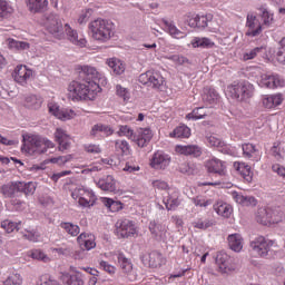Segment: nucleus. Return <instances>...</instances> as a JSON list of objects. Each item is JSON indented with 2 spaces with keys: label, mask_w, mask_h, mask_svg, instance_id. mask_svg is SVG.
<instances>
[{
  "label": "nucleus",
  "mask_w": 285,
  "mask_h": 285,
  "mask_svg": "<svg viewBox=\"0 0 285 285\" xmlns=\"http://www.w3.org/2000/svg\"><path fill=\"white\" fill-rule=\"evenodd\" d=\"M104 81L101 73L91 66L80 67L78 80H73L68 86V99L81 101L83 99H95V95L101 90L100 81Z\"/></svg>",
  "instance_id": "nucleus-1"
},
{
  "label": "nucleus",
  "mask_w": 285,
  "mask_h": 285,
  "mask_svg": "<svg viewBox=\"0 0 285 285\" xmlns=\"http://www.w3.org/2000/svg\"><path fill=\"white\" fill-rule=\"evenodd\" d=\"M35 190H37V184L32 181H11L0 187L1 195L9 199H13L17 193H23V195H35Z\"/></svg>",
  "instance_id": "nucleus-2"
},
{
  "label": "nucleus",
  "mask_w": 285,
  "mask_h": 285,
  "mask_svg": "<svg viewBox=\"0 0 285 285\" xmlns=\"http://www.w3.org/2000/svg\"><path fill=\"white\" fill-rule=\"evenodd\" d=\"M22 144V153L24 150V153H37L38 155H43V153H47L48 148H55L52 141L41 138L40 136H23Z\"/></svg>",
  "instance_id": "nucleus-3"
},
{
  "label": "nucleus",
  "mask_w": 285,
  "mask_h": 285,
  "mask_svg": "<svg viewBox=\"0 0 285 285\" xmlns=\"http://www.w3.org/2000/svg\"><path fill=\"white\" fill-rule=\"evenodd\" d=\"M89 30L96 41H108L112 37V22L97 19L90 22Z\"/></svg>",
  "instance_id": "nucleus-4"
},
{
  "label": "nucleus",
  "mask_w": 285,
  "mask_h": 285,
  "mask_svg": "<svg viewBox=\"0 0 285 285\" xmlns=\"http://www.w3.org/2000/svg\"><path fill=\"white\" fill-rule=\"evenodd\" d=\"M227 92L232 99L244 101L245 99H250V97H253L255 87L248 81H243L228 86Z\"/></svg>",
  "instance_id": "nucleus-5"
},
{
  "label": "nucleus",
  "mask_w": 285,
  "mask_h": 285,
  "mask_svg": "<svg viewBox=\"0 0 285 285\" xmlns=\"http://www.w3.org/2000/svg\"><path fill=\"white\" fill-rule=\"evenodd\" d=\"M72 199H78L79 206L82 208H91V206H95L97 202V196L95 195V191L87 190L81 187L76 188L71 193Z\"/></svg>",
  "instance_id": "nucleus-6"
},
{
  "label": "nucleus",
  "mask_w": 285,
  "mask_h": 285,
  "mask_svg": "<svg viewBox=\"0 0 285 285\" xmlns=\"http://www.w3.org/2000/svg\"><path fill=\"white\" fill-rule=\"evenodd\" d=\"M139 81L144 86H148V88H154V90H164L166 80H164L163 76L157 72L147 71L139 76Z\"/></svg>",
  "instance_id": "nucleus-7"
},
{
  "label": "nucleus",
  "mask_w": 285,
  "mask_h": 285,
  "mask_svg": "<svg viewBox=\"0 0 285 285\" xmlns=\"http://www.w3.org/2000/svg\"><path fill=\"white\" fill-rule=\"evenodd\" d=\"M116 235L119 237V239H128V237H135V235H137V227L132 220L120 219L116 223Z\"/></svg>",
  "instance_id": "nucleus-8"
},
{
  "label": "nucleus",
  "mask_w": 285,
  "mask_h": 285,
  "mask_svg": "<svg viewBox=\"0 0 285 285\" xmlns=\"http://www.w3.org/2000/svg\"><path fill=\"white\" fill-rule=\"evenodd\" d=\"M45 26L48 32L52 35V37H55L56 39H63V23L61 22L59 16L50 13L47 17Z\"/></svg>",
  "instance_id": "nucleus-9"
},
{
  "label": "nucleus",
  "mask_w": 285,
  "mask_h": 285,
  "mask_svg": "<svg viewBox=\"0 0 285 285\" xmlns=\"http://www.w3.org/2000/svg\"><path fill=\"white\" fill-rule=\"evenodd\" d=\"M249 246L256 255L264 258L268 257L271 247L273 246V240H268L264 236H258L249 243Z\"/></svg>",
  "instance_id": "nucleus-10"
},
{
  "label": "nucleus",
  "mask_w": 285,
  "mask_h": 285,
  "mask_svg": "<svg viewBox=\"0 0 285 285\" xmlns=\"http://www.w3.org/2000/svg\"><path fill=\"white\" fill-rule=\"evenodd\" d=\"M210 21H213V14L210 13L205 16L188 13L186 16V23L189 26V28H198V30L208 28V23H210Z\"/></svg>",
  "instance_id": "nucleus-11"
},
{
  "label": "nucleus",
  "mask_w": 285,
  "mask_h": 285,
  "mask_svg": "<svg viewBox=\"0 0 285 285\" xmlns=\"http://www.w3.org/2000/svg\"><path fill=\"white\" fill-rule=\"evenodd\" d=\"M205 168L209 175H217L220 179L226 177V161L213 157L205 161Z\"/></svg>",
  "instance_id": "nucleus-12"
},
{
  "label": "nucleus",
  "mask_w": 285,
  "mask_h": 285,
  "mask_svg": "<svg viewBox=\"0 0 285 285\" xmlns=\"http://www.w3.org/2000/svg\"><path fill=\"white\" fill-rule=\"evenodd\" d=\"M246 28V37H259L262 35V23L253 13L247 14Z\"/></svg>",
  "instance_id": "nucleus-13"
},
{
  "label": "nucleus",
  "mask_w": 285,
  "mask_h": 285,
  "mask_svg": "<svg viewBox=\"0 0 285 285\" xmlns=\"http://www.w3.org/2000/svg\"><path fill=\"white\" fill-rule=\"evenodd\" d=\"M151 139L153 130H150V128H139L137 134H134L132 141H135L139 148H146Z\"/></svg>",
  "instance_id": "nucleus-14"
},
{
  "label": "nucleus",
  "mask_w": 285,
  "mask_h": 285,
  "mask_svg": "<svg viewBox=\"0 0 285 285\" xmlns=\"http://www.w3.org/2000/svg\"><path fill=\"white\" fill-rule=\"evenodd\" d=\"M150 166L155 170H166L170 166V157L164 151H156L151 158Z\"/></svg>",
  "instance_id": "nucleus-15"
},
{
  "label": "nucleus",
  "mask_w": 285,
  "mask_h": 285,
  "mask_svg": "<svg viewBox=\"0 0 285 285\" xmlns=\"http://www.w3.org/2000/svg\"><path fill=\"white\" fill-rule=\"evenodd\" d=\"M261 86L265 88H282L285 86V81L279 75L265 73L262 76Z\"/></svg>",
  "instance_id": "nucleus-16"
},
{
  "label": "nucleus",
  "mask_w": 285,
  "mask_h": 285,
  "mask_svg": "<svg viewBox=\"0 0 285 285\" xmlns=\"http://www.w3.org/2000/svg\"><path fill=\"white\" fill-rule=\"evenodd\" d=\"M140 259L144 266L148 268H159L161 266V253L156 250L141 255Z\"/></svg>",
  "instance_id": "nucleus-17"
},
{
  "label": "nucleus",
  "mask_w": 285,
  "mask_h": 285,
  "mask_svg": "<svg viewBox=\"0 0 285 285\" xmlns=\"http://www.w3.org/2000/svg\"><path fill=\"white\" fill-rule=\"evenodd\" d=\"M232 197L236 202V204H239L240 206H246L250 208H255V206H257V198H255L254 196H248L238 191H233Z\"/></svg>",
  "instance_id": "nucleus-18"
},
{
  "label": "nucleus",
  "mask_w": 285,
  "mask_h": 285,
  "mask_svg": "<svg viewBox=\"0 0 285 285\" xmlns=\"http://www.w3.org/2000/svg\"><path fill=\"white\" fill-rule=\"evenodd\" d=\"M176 153L185 155L186 157H202V147L197 145H177Z\"/></svg>",
  "instance_id": "nucleus-19"
},
{
  "label": "nucleus",
  "mask_w": 285,
  "mask_h": 285,
  "mask_svg": "<svg viewBox=\"0 0 285 285\" xmlns=\"http://www.w3.org/2000/svg\"><path fill=\"white\" fill-rule=\"evenodd\" d=\"M215 262L219 273H223V274L230 273L232 271L230 256H228V254H226L225 252H219L216 255Z\"/></svg>",
  "instance_id": "nucleus-20"
},
{
  "label": "nucleus",
  "mask_w": 285,
  "mask_h": 285,
  "mask_svg": "<svg viewBox=\"0 0 285 285\" xmlns=\"http://www.w3.org/2000/svg\"><path fill=\"white\" fill-rule=\"evenodd\" d=\"M30 77H32V70L28 69V67L21 65L14 69L13 79L17 83H21V86H23Z\"/></svg>",
  "instance_id": "nucleus-21"
},
{
  "label": "nucleus",
  "mask_w": 285,
  "mask_h": 285,
  "mask_svg": "<svg viewBox=\"0 0 285 285\" xmlns=\"http://www.w3.org/2000/svg\"><path fill=\"white\" fill-rule=\"evenodd\" d=\"M282 101H284V96L282 94L275 95H266L263 96L262 104L264 108H277V106H282Z\"/></svg>",
  "instance_id": "nucleus-22"
},
{
  "label": "nucleus",
  "mask_w": 285,
  "mask_h": 285,
  "mask_svg": "<svg viewBox=\"0 0 285 285\" xmlns=\"http://www.w3.org/2000/svg\"><path fill=\"white\" fill-rule=\"evenodd\" d=\"M77 242L80 248L83 250H92V248L97 246V243H95V236L92 234L81 233L78 236Z\"/></svg>",
  "instance_id": "nucleus-23"
},
{
  "label": "nucleus",
  "mask_w": 285,
  "mask_h": 285,
  "mask_svg": "<svg viewBox=\"0 0 285 285\" xmlns=\"http://www.w3.org/2000/svg\"><path fill=\"white\" fill-rule=\"evenodd\" d=\"M149 233L161 242L166 237V226L163 224L157 223L156 220L149 223Z\"/></svg>",
  "instance_id": "nucleus-24"
},
{
  "label": "nucleus",
  "mask_w": 285,
  "mask_h": 285,
  "mask_svg": "<svg viewBox=\"0 0 285 285\" xmlns=\"http://www.w3.org/2000/svg\"><path fill=\"white\" fill-rule=\"evenodd\" d=\"M55 139L59 144V150H68L70 148V136L63 129H57Z\"/></svg>",
  "instance_id": "nucleus-25"
},
{
  "label": "nucleus",
  "mask_w": 285,
  "mask_h": 285,
  "mask_svg": "<svg viewBox=\"0 0 285 285\" xmlns=\"http://www.w3.org/2000/svg\"><path fill=\"white\" fill-rule=\"evenodd\" d=\"M97 186L100 188V190H105L106 193H116L117 190L115 178L112 176L100 178L97 181Z\"/></svg>",
  "instance_id": "nucleus-26"
},
{
  "label": "nucleus",
  "mask_w": 285,
  "mask_h": 285,
  "mask_svg": "<svg viewBox=\"0 0 285 285\" xmlns=\"http://www.w3.org/2000/svg\"><path fill=\"white\" fill-rule=\"evenodd\" d=\"M29 12L37 14L48 8V0H26Z\"/></svg>",
  "instance_id": "nucleus-27"
},
{
  "label": "nucleus",
  "mask_w": 285,
  "mask_h": 285,
  "mask_svg": "<svg viewBox=\"0 0 285 285\" xmlns=\"http://www.w3.org/2000/svg\"><path fill=\"white\" fill-rule=\"evenodd\" d=\"M65 32L69 37V41L71 43H75V46H80V48H83L86 46V39L81 38L79 40V36L77 35V31L73 30L70 24L66 23L65 24Z\"/></svg>",
  "instance_id": "nucleus-28"
},
{
  "label": "nucleus",
  "mask_w": 285,
  "mask_h": 285,
  "mask_svg": "<svg viewBox=\"0 0 285 285\" xmlns=\"http://www.w3.org/2000/svg\"><path fill=\"white\" fill-rule=\"evenodd\" d=\"M228 245L234 253H239L244 248V239L239 234H232L228 236Z\"/></svg>",
  "instance_id": "nucleus-29"
},
{
  "label": "nucleus",
  "mask_w": 285,
  "mask_h": 285,
  "mask_svg": "<svg viewBox=\"0 0 285 285\" xmlns=\"http://www.w3.org/2000/svg\"><path fill=\"white\" fill-rule=\"evenodd\" d=\"M61 279L66 285H83V276L79 272L73 275H70L68 273L62 274Z\"/></svg>",
  "instance_id": "nucleus-30"
},
{
  "label": "nucleus",
  "mask_w": 285,
  "mask_h": 285,
  "mask_svg": "<svg viewBox=\"0 0 285 285\" xmlns=\"http://www.w3.org/2000/svg\"><path fill=\"white\" fill-rule=\"evenodd\" d=\"M206 141L207 144H209V146H213L214 148H218L219 153H224V154L228 153V145L222 141V139L215 136H207Z\"/></svg>",
  "instance_id": "nucleus-31"
},
{
  "label": "nucleus",
  "mask_w": 285,
  "mask_h": 285,
  "mask_svg": "<svg viewBox=\"0 0 285 285\" xmlns=\"http://www.w3.org/2000/svg\"><path fill=\"white\" fill-rule=\"evenodd\" d=\"M107 65L112 69L114 75H124L126 72V66L117 58L107 59Z\"/></svg>",
  "instance_id": "nucleus-32"
},
{
  "label": "nucleus",
  "mask_w": 285,
  "mask_h": 285,
  "mask_svg": "<svg viewBox=\"0 0 285 285\" xmlns=\"http://www.w3.org/2000/svg\"><path fill=\"white\" fill-rule=\"evenodd\" d=\"M49 112H52L55 117H57L58 119H62L63 121H66V119H72V116L75 115V111L62 110L55 105L49 107Z\"/></svg>",
  "instance_id": "nucleus-33"
},
{
  "label": "nucleus",
  "mask_w": 285,
  "mask_h": 285,
  "mask_svg": "<svg viewBox=\"0 0 285 285\" xmlns=\"http://www.w3.org/2000/svg\"><path fill=\"white\" fill-rule=\"evenodd\" d=\"M117 259L122 273L132 272V263L126 257V255H124V253L119 252L117 255Z\"/></svg>",
  "instance_id": "nucleus-34"
},
{
  "label": "nucleus",
  "mask_w": 285,
  "mask_h": 285,
  "mask_svg": "<svg viewBox=\"0 0 285 285\" xmlns=\"http://www.w3.org/2000/svg\"><path fill=\"white\" fill-rule=\"evenodd\" d=\"M214 210L217 213V215H220V217H230V215L233 214V208L226 203L215 204Z\"/></svg>",
  "instance_id": "nucleus-35"
},
{
  "label": "nucleus",
  "mask_w": 285,
  "mask_h": 285,
  "mask_svg": "<svg viewBox=\"0 0 285 285\" xmlns=\"http://www.w3.org/2000/svg\"><path fill=\"white\" fill-rule=\"evenodd\" d=\"M169 137H176L177 139H188V137H190V128H188L186 125L176 127Z\"/></svg>",
  "instance_id": "nucleus-36"
},
{
  "label": "nucleus",
  "mask_w": 285,
  "mask_h": 285,
  "mask_svg": "<svg viewBox=\"0 0 285 285\" xmlns=\"http://www.w3.org/2000/svg\"><path fill=\"white\" fill-rule=\"evenodd\" d=\"M102 204L110 210V213H119L124 208V204L111 198H102Z\"/></svg>",
  "instance_id": "nucleus-37"
},
{
  "label": "nucleus",
  "mask_w": 285,
  "mask_h": 285,
  "mask_svg": "<svg viewBox=\"0 0 285 285\" xmlns=\"http://www.w3.org/2000/svg\"><path fill=\"white\" fill-rule=\"evenodd\" d=\"M203 99H204V101H207V104H215V101H217V99H219V94H217V90H215L210 87H205L204 94H203Z\"/></svg>",
  "instance_id": "nucleus-38"
},
{
  "label": "nucleus",
  "mask_w": 285,
  "mask_h": 285,
  "mask_svg": "<svg viewBox=\"0 0 285 285\" xmlns=\"http://www.w3.org/2000/svg\"><path fill=\"white\" fill-rule=\"evenodd\" d=\"M60 228H62V230H65V233H67L71 237H77V235H79L81 230V228H79V225L66 222L60 223Z\"/></svg>",
  "instance_id": "nucleus-39"
},
{
  "label": "nucleus",
  "mask_w": 285,
  "mask_h": 285,
  "mask_svg": "<svg viewBox=\"0 0 285 285\" xmlns=\"http://www.w3.org/2000/svg\"><path fill=\"white\" fill-rule=\"evenodd\" d=\"M12 12H14L12 6H10L6 0H0V21L8 19Z\"/></svg>",
  "instance_id": "nucleus-40"
},
{
  "label": "nucleus",
  "mask_w": 285,
  "mask_h": 285,
  "mask_svg": "<svg viewBox=\"0 0 285 285\" xmlns=\"http://www.w3.org/2000/svg\"><path fill=\"white\" fill-rule=\"evenodd\" d=\"M271 208L259 209L256 216L258 224H263V226H268L271 224Z\"/></svg>",
  "instance_id": "nucleus-41"
},
{
  "label": "nucleus",
  "mask_w": 285,
  "mask_h": 285,
  "mask_svg": "<svg viewBox=\"0 0 285 285\" xmlns=\"http://www.w3.org/2000/svg\"><path fill=\"white\" fill-rule=\"evenodd\" d=\"M238 171L240 173L245 181H247V184H250V181H253V170H250V166L244 163L239 164Z\"/></svg>",
  "instance_id": "nucleus-42"
},
{
  "label": "nucleus",
  "mask_w": 285,
  "mask_h": 285,
  "mask_svg": "<svg viewBox=\"0 0 285 285\" xmlns=\"http://www.w3.org/2000/svg\"><path fill=\"white\" fill-rule=\"evenodd\" d=\"M8 42V47L13 49V50H28L30 49V43L26 42V41H17L12 38H9L7 40Z\"/></svg>",
  "instance_id": "nucleus-43"
},
{
  "label": "nucleus",
  "mask_w": 285,
  "mask_h": 285,
  "mask_svg": "<svg viewBox=\"0 0 285 285\" xmlns=\"http://www.w3.org/2000/svg\"><path fill=\"white\" fill-rule=\"evenodd\" d=\"M97 132H104V135H106V137L112 135V129H110V127L106 126V125H95L91 129L90 135L92 137H97Z\"/></svg>",
  "instance_id": "nucleus-44"
},
{
  "label": "nucleus",
  "mask_w": 285,
  "mask_h": 285,
  "mask_svg": "<svg viewBox=\"0 0 285 285\" xmlns=\"http://www.w3.org/2000/svg\"><path fill=\"white\" fill-rule=\"evenodd\" d=\"M194 47L195 48H214L215 42H213L208 38H195Z\"/></svg>",
  "instance_id": "nucleus-45"
},
{
  "label": "nucleus",
  "mask_w": 285,
  "mask_h": 285,
  "mask_svg": "<svg viewBox=\"0 0 285 285\" xmlns=\"http://www.w3.org/2000/svg\"><path fill=\"white\" fill-rule=\"evenodd\" d=\"M41 99L37 98V96H29L26 99L27 108H32L33 110L41 108Z\"/></svg>",
  "instance_id": "nucleus-46"
},
{
  "label": "nucleus",
  "mask_w": 285,
  "mask_h": 285,
  "mask_svg": "<svg viewBox=\"0 0 285 285\" xmlns=\"http://www.w3.org/2000/svg\"><path fill=\"white\" fill-rule=\"evenodd\" d=\"M264 50H266V48H264V47H256V48L245 52L243 55V60L244 61H250V59H255V57H257V55H259V52H264Z\"/></svg>",
  "instance_id": "nucleus-47"
},
{
  "label": "nucleus",
  "mask_w": 285,
  "mask_h": 285,
  "mask_svg": "<svg viewBox=\"0 0 285 285\" xmlns=\"http://www.w3.org/2000/svg\"><path fill=\"white\" fill-rule=\"evenodd\" d=\"M163 23L165 26V28L167 29V32H169V35L171 37H179V35H181V31H179V29H177V27L173 23V22H168V20L163 19Z\"/></svg>",
  "instance_id": "nucleus-48"
},
{
  "label": "nucleus",
  "mask_w": 285,
  "mask_h": 285,
  "mask_svg": "<svg viewBox=\"0 0 285 285\" xmlns=\"http://www.w3.org/2000/svg\"><path fill=\"white\" fill-rule=\"evenodd\" d=\"M23 284V278H21V274H11L8 278L3 282L2 285H21Z\"/></svg>",
  "instance_id": "nucleus-49"
},
{
  "label": "nucleus",
  "mask_w": 285,
  "mask_h": 285,
  "mask_svg": "<svg viewBox=\"0 0 285 285\" xmlns=\"http://www.w3.org/2000/svg\"><path fill=\"white\" fill-rule=\"evenodd\" d=\"M204 117H206V111H204V107H198L186 116L187 119H195V120L204 119Z\"/></svg>",
  "instance_id": "nucleus-50"
},
{
  "label": "nucleus",
  "mask_w": 285,
  "mask_h": 285,
  "mask_svg": "<svg viewBox=\"0 0 285 285\" xmlns=\"http://www.w3.org/2000/svg\"><path fill=\"white\" fill-rule=\"evenodd\" d=\"M1 228H3L6 233H14V230H19V224L10 220H3L1 223Z\"/></svg>",
  "instance_id": "nucleus-51"
},
{
  "label": "nucleus",
  "mask_w": 285,
  "mask_h": 285,
  "mask_svg": "<svg viewBox=\"0 0 285 285\" xmlns=\"http://www.w3.org/2000/svg\"><path fill=\"white\" fill-rule=\"evenodd\" d=\"M168 59L177 63V66H186V63L190 65V60L188 58L180 56V55H173L169 56Z\"/></svg>",
  "instance_id": "nucleus-52"
},
{
  "label": "nucleus",
  "mask_w": 285,
  "mask_h": 285,
  "mask_svg": "<svg viewBox=\"0 0 285 285\" xmlns=\"http://www.w3.org/2000/svg\"><path fill=\"white\" fill-rule=\"evenodd\" d=\"M284 219V213L277 209H271V224H279Z\"/></svg>",
  "instance_id": "nucleus-53"
},
{
  "label": "nucleus",
  "mask_w": 285,
  "mask_h": 285,
  "mask_svg": "<svg viewBox=\"0 0 285 285\" xmlns=\"http://www.w3.org/2000/svg\"><path fill=\"white\" fill-rule=\"evenodd\" d=\"M30 257H32V259H38L40 262H50V258L45 255L41 249H33L30 253Z\"/></svg>",
  "instance_id": "nucleus-54"
},
{
  "label": "nucleus",
  "mask_w": 285,
  "mask_h": 285,
  "mask_svg": "<svg viewBox=\"0 0 285 285\" xmlns=\"http://www.w3.org/2000/svg\"><path fill=\"white\" fill-rule=\"evenodd\" d=\"M255 153H257V149H255V145H253V144H244L243 145V154L245 157H248V159H250V157H253V155H255Z\"/></svg>",
  "instance_id": "nucleus-55"
},
{
  "label": "nucleus",
  "mask_w": 285,
  "mask_h": 285,
  "mask_svg": "<svg viewBox=\"0 0 285 285\" xmlns=\"http://www.w3.org/2000/svg\"><path fill=\"white\" fill-rule=\"evenodd\" d=\"M194 228H199L200 230H206L213 226L212 220H197L193 223Z\"/></svg>",
  "instance_id": "nucleus-56"
},
{
  "label": "nucleus",
  "mask_w": 285,
  "mask_h": 285,
  "mask_svg": "<svg viewBox=\"0 0 285 285\" xmlns=\"http://www.w3.org/2000/svg\"><path fill=\"white\" fill-rule=\"evenodd\" d=\"M119 135H124V137H128V139H131L132 141L135 137V131H132V129H130V127L128 126H120Z\"/></svg>",
  "instance_id": "nucleus-57"
},
{
  "label": "nucleus",
  "mask_w": 285,
  "mask_h": 285,
  "mask_svg": "<svg viewBox=\"0 0 285 285\" xmlns=\"http://www.w3.org/2000/svg\"><path fill=\"white\" fill-rule=\"evenodd\" d=\"M164 204H165L167 210H175V208H177V206H179V199L167 198V200H164Z\"/></svg>",
  "instance_id": "nucleus-58"
},
{
  "label": "nucleus",
  "mask_w": 285,
  "mask_h": 285,
  "mask_svg": "<svg viewBox=\"0 0 285 285\" xmlns=\"http://www.w3.org/2000/svg\"><path fill=\"white\" fill-rule=\"evenodd\" d=\"M116 92L118 97H121L125 101L130 99V92H128V89L121 87V85L116 86Z\"/></svg>",
  "instance_id": "nucleus-59"
},
{
  "label": "nucleus",
  "mask_w": 285,
  "mask_h": 285,
  "mask_svg": "<svg viewBox=\"0 0 285 285\" xmlns=\"http://www.w3.org/2000/svg\"><path fill=\"white\" fill-rule=\"evenodd\" d=\"M116 147L119 148L121 150V153H124L125 155H128V153L130 150V146L128 145V141H126V140L116 141Z\"/></svg>",
  "instance_id": "nucleus-60"
},
{
  "label": "nucleus",
  "mask_w": 285,
  "mask_h": 285,
  "mask_svg": "<svg viewBox=\"0 0 285 285\" xmlns=\"http://www.w3.org/2000/svg\"><path fill=\"white\" fill-rule=\"evenodd\" d=\"M178 170L183 174V175H193V169L190 167V165H188V163H183L179 165Z\"/></svg>",
  "instance_id": "nucleus-61"
},
{
  "label": "nucleus",
  "mask_w": 285,
  "mask_h": 285,
  "mask_svg": "<svg viewBox=\"0 0 285 285\" xmlns=\"http://www.w3.org/2000/svg\"><path fill=\"white\" fill-rule=\"evenodd\" d=\"M262 19L264 26H271V23H273V14H271L267 10L263 11Z\"/></svg>",
  "instance_id": "nucleus-62"
},
{
  "label": "nucleus",
  "mask_w": 285,
  "mask_h": 285,
  "mask_svg": "<svg viewBox=\"0 0 285 285\" xmlns=\"http://www.w3.org/2000/svg\"><path fill=\"white\" fill-rule=\"evenodd\" d=\"M271 153L275 159H282V153H279V144L274 142V146L271 148Z\"/></svg>",
  "instance_id": "nucleus-63"
},
{
  "label": "nucleus",
  "mask_w": 285,
  "mask_h": 285,
  "mask_svg": "<svg viewBox=\"0 0 285 285\" xmlns=\"http://www.w3.org/2000/svg\"><path fill=\"white\" fill-rule=\"evenodd\" d=\"M272 170L277 173L279 177H285V167L282 165H273Z\"/></svg>",
  "instance_id": "nucleus-64"
}]
</instances>
